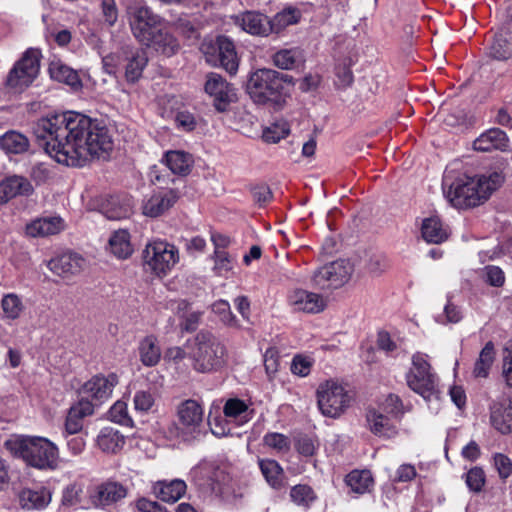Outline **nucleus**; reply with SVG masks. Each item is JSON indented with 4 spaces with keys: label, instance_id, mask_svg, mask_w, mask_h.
Listing matches in <instances>:
<instances>
[{
    "label": "nucleus",
    "instance_id": "nucleus-1",
    "mask_svg": "<svg viewBox=\"0 0 512 512\" xmlns=\"http://www.w3.org/2000/svg\"><path fill=\"white\" fill-rule=\"evenodd\" d=\"M33 133L45 152L66 166L82 167L91 158H106L113 149L106 125L74 111L39 119Z\"/></svg>",
    "mask_w": 512,
    "mask_h": 512
},
{
    "label": "nucleus",
    "instance_id": "nucleus-2",
    "mask_svg": "<svg viewBox=\"0 0 512 512\" xmlns=\"http://www.w3.org/2000/svg\"><path fill=\"white\" fill-rule=\"evenodd\" d=\"M503 182V174L497 171L475 177L446 172L442 187L446 198L455 208L466 209L485 202Z\"/></svg>",
    "mask_w": 512,
    "mask_h": 512
},
{
    "label": "nucleus",
    "instance_id": "nucleus-3",
    "mask_svg": "<svg viewBox=\"0 0 512 512\" xmlns=\"http://www.w3.org/2000/svg\"><path fill=\"white\" fill-rule=\"evenodd\" d=\"M5 447L14 457L38 470H55L58 467V447L47 438L22 436L7 440Z\"/></svg>",
    "mask_w": 512,
    "mask_h": 512
},
{
    "label": "nucleus",
    "instance_id": "nucleus-4",
    "mask_svg": "<svg viewBox=\"0 0 512 512\" xmlns=\"http://www.w3.org/2000/svg\"><path fill=\"white\" fill-rule=\"evenodd\" d=\"M292 77L273 69H257L248 78L246 91L257 104L278 103L286 94L285 88Z\"/></svg>",
    "mask_w": 512,
    "mask_h": 512
},
{
    "label": "nucleus",
    "instance_id": "nucleus-5",
    "mask_svg": "<svg viewBox=\"0 0 512 512\" xmlns=\"http://www.w3.org/2000/svg\"><path fill=\"white\" fill-rule=\"evenodd\" d=\"M193 368L200 373L220 371L227 364L228 352L225 345L211 332L200 331L195 337Z\"/></svg>",
    "mask_w": 512,
    "mask_h": 512
},
{
    "label": "nucleus",
    "instance_id": "nucleus-6",
    "mask_svg": "<svg viewBox=\"0 0 512 512\" xmlns=\"http://www.w3.org/2000/svg\"><path fill=\"white\" fill-rule=\"evenodd\" d=\"M200 51L208 65L221 67L231 75L237 73L239 59L233 41L227 36L220 35L215 39H204Z\"/></svg>",
    "mask_w": 512,
    "mask_h": 512
},
{
    "label": "nucleus",
    "instance_id": "nucleus-7",
    "mask_svg": "<svg viewBox=\"0 0 512 512\" xmlns=\"http://www.w3.org/2000/svg\"><path fill=\"white\" fill-rule=\"evenodd\" d=\"M40 58L38 49H27L10 69L5 81L6 87L14 93H21L30 87L39 75Z\"/></svg>",
    "mask_w": 512,
    "mask_h": 512
},
{
    "label": "nucleus",
    "instance_id": "nucleus-8",
    "mask_svg": "<svg viewBox=\"0 0 512 512\" xmlns=\"http://www.w3.org/2000/svg\"><path fill=\"white\" fill-rule=\"evenodd\" d=\"M145 271L157 277L166 276L179 260L177 248L165 241H153L142 253Z\"/></svg>",
    "mask_w": 512,
    "mask_h": 512
},
{
    "label": "nucleus",
    "instance_id": "nucleus-9",
    "mask_svg": "<svg viewBox=\"0 0 512 512\" xmlns=\"http://www.w3.org/2000/svg\"><path fill=\"white\" fill-rule=\"evenodd\" d=\"M431 366L426 355L417 352L412 356V367L406 374V381L410 389L429 400L435 393V375L430 371Z\"/></svg>",
    "mask_w": 512,
    "mask_h": 512
},
{
    "label": "nucleus",
    "instance_id": "nucleus-10",
    "mask_svg": "<svg viewBox=\"0 0 512 512\" xmlns=\"http://www.w3.org/2000/svg\"><path fill=\"white\" fill-rule=\"evenodd\" d=\"M317 398L321 413L331 418L340 416L350 402V397L345 389L341 385L330 381L319 386Z\"/></svg>",
    "mask_w": 512,
    "mask_h": 512
},
{
    "label": "nucleus",
    "instance_id": "nucleus-11",
    "mask_svg": "<svg viewBox=\"0 0 512 512\" xmlns=\"http://www.w3.org/2000/svg\"><path fill=\"white\" fill-rule=\"evenodd\" d=\"M128 13L131 31L140 43L151 39L150 35L162 27L163 19L145 5L131 7Z\"/></svg>",
    "mask_w": 512,
    "mask_h": 512
},
{
    "label": "nucleus",
    "instance_id": "nucleus-12",
    "mask_svg": "<svg viewBox=\"0 0 512 512\" xmlns=\"http://www.w3.org/2000/svg\"><path fill=\"white\" fill-rule=\"evenodd\" d=\"M204 91L213 99V105L218 112H225L228 106L237 100L233 85L215 72L206 75Z\"/></svg>",
    "mask_w": 512,
    "mask_h": 512
},
{
    "label": "nucleus",
    "instance_id": "nucleus-13",
    "mask_svg": "<svg viewBox=\"0 0 512 512\" xmlns=\"http://www.w3.org/2000/svg\"><path fill=\"white\" fill-rule=\"evenodd\" d=\"M352 273V267L346 260H337L326 264L313 274V282L321 289L338 288L345 284Z\"/></svg>",
    "mask_w": 512,
    "mask_h": 512
},
{
    "label": "nucleus",
    "instance_id": "nucleus-14",
    "mask_svg": "<svg viewBox=\"0 0 512 512\" xmlns=\"http://www.w3.org/2000/svg\"><path fill=\"white\" fill-rule=\"evenodd\" d=\"M49 270L64 280L79 275L87 267V260L79 253L68 251L50 259Z\"/></svg>",
    "mask_w": 512,
    "mask_h": 512
},
{
    "label": "nucleus",
    "instance_id": "nucleus-15",
    "mask_svg": "<svg viewBox=\"0 0 512 512\" xmlns=\"http://www.w3.org/2000/svg\"><path fill=\"white\" fill-rule=\"evenodd\" d=\"M117 384L118 377L114 373H110L107 376L102 374L95 375L82 385L79 389V395H86L100 405L111 396Z\"/></svg>",
    "mask_w": 512,
    "mask_h": 512
},
{
    "label": "nucleus",
    "instance_id": "nucleus-16",
    "mask_svg": "<svg viewBox=\"0 0 512 512\" xmlns=\"http://www.w3.org/2000/svg\"><path fill=\"white\" fill-rule=\"evenodd\" d=\"M234 23L253 36L267 37L271 34L270 19L257 11H245L236 15Z\"/></svg>",
    "mask_w": 512,
    "mask_h": 512
},
{
    "label": "nucleus",
    "instance_id": "nucleus-17",
    "mask_svg": "<svg viewBox=\"0 0 512 512\" xmlns=\"http://www.w3.org/2000/svg\"><path fill=\"white\" fill-rule=\"evenodd\" d=\"M203 408L193 399H188L179 404L177 416L181 429L187 433L199 431L203 422Z\"/></svg>",
    "mask_w": 512,
    "mask_h": 512
},
{
    "label": "nucleus",
    "instance_id": "nucleus-18",
    "mask_svg": "<svg viewBox=\"0 0 512 512\" xmlns=\"http://www.w3.org/2000/svg\"><path fill=\"white\" fill-rule=\"evenodd\" d=\"M288 303L295 311L312 314L322 312L326 307L321 295L303 289L292 291L288 296Z\"/></svg>",
    "mask_w": 512,
    "mask_h": 512
},
{
    "label": "nucleus",
    "instance_id": "nucleus-19",
    "mask_svg": "<svg viewBox=\"0 0 512 512\" xmlns=\"http://www.w3.org/2000/svg\"><path fill=\"white\" fill-rule=\"evenodd\" d=\"M126 495L127 488L123 484L106 481L96 487L91 500L96 507H105L122 500Z\"/></svg>",
    "mask_w": 512,
    "mask_h": 512
},
{
    "label": "nucleus",
    "instance_id": "nucleus-20",
    "mask_svg": "<svg viewBox=\"0 0 512 512\" xmlns=\"http://www.w3.org/2000/svg\"><path fill=\"white\" fill-rule=\"evenodd\" d=\"M179 198L176 189H168L152 195L143 205V214L157 217L172 207Z\"/></svg>",
    "mask_w": 512,
    "mask_h": 512
},
{
    "label": "nucleus",
    "instance_id": "nucleus-21",
    "mask_svg": "<svg viewBox=\"0 0 512 512\" xmlns=\"http://www.w3.org/2000/svg\"><path fill=\"white\" fill-rule=\"evenodd\" d=\"M32 192L33 187L27 178L18 175L6 177L0 182V204H5L19 195H30Z\"/></svg>",
    "mask_w": 512,
    "mask_h": 512
},
{
    "label": "nucleus",
    "instance_id": "nucleus-22",
    "mask_svg": "<svg viewBox=\"0 0 512 512\" xmlns=\"http://www.w3.org/2000/svg\"><path fill=\"white\" fill-rule=\"evenodd\" d=\"M132 212L131 200L127 197L111 196L94 215L102 214L107 220L120 221L129 217Z\"/></svg>",
    "mask_w": 512,
    "mask_h": 512
},
{
    "label": "nucleus",
    "instance_id": "nucleus-23",
    "mask_svg": "<svg viewBox=\"0 0 512 512\" xmlns=\"http://www.w3.org/2000/svg\"><path fill=\"white\" fill-rule=\"evenodd\" d=\"M508 143L509 139L504 131L499 128H491L474 141L473 148L480 152L504 151L508 148Z\"/></svg>",
    "mask_w": 512,
    "mask_h": 512
},
{
    "label": "nucleus",
    "instance_id": "nucleus-24",
    "mask_svg": "<svg viewBox=\"0 0 512 512\" xmlns=\"http://www.w3.org/2000/svg\"><path fill=\"white\" fill-rule=\"evenodd\" d=\"M0 148L8 156L23 155L30 151L31 143L25 134L8 130L0 136Z\"/></svg>",
    "mask_w": 512,
    "mask_h": 512
},
{
    "label": "nucleus",
    "instance_id": "nucleus-25",
    "mask_svg": "<svg viewBox=\"0 0 512 512\" xmlns=\"http://www.w3.org/2000/svg\"><path fill=\"white\" fill-rule=\"evenodd\" d=\"M151 39L142 44L166 56L174 55L179 49L177 39L166 29L160 28L150 35Z\"/></svg>",
    "mask_w": 512,
    "mask_h": 512
},
{
    "label": "nucleus",
    "instance_id": "nucleus-26",
    "mask_svg": "<svg viewBox=\"0 0 512 512\" xmlns=\"http://www.w3.org/2000/svg\"><path fill=\"white\" fill-rule=\"evenodd\" d=\"M186 489V483L180 479L158 481L152 488L153 494L158 499L171 503L179 500L185 494Z\"/></svg>",
    "mask_w": 512,
    "mask_h": 512
},
{
    "label": "nucleus",
    "instance_id": "nucleus-27",
    "mask_svg": "<svg viewBox=\"0 0 512 512\" xmlns=\"http://www.w3.org/2000/svg\"><path fill=\"white\" fill-rule=\"evenodd\" d=\"M20 506L25 510L43 509L51 501V493L45 487L24 488L18 494Z\"/></svg>",
    "mask_w": 512,
    "mask_h": 512
},
{
    "label": "nucleus",
    "instance_id": "nucleus-28",
    "mask_svg": "<svg viewBox=\"0 0 512 512\" xmlns=\"http://www.w3.org/2000/svg\"><path fill=\"white\" fill-rule=\"evenodd\" d=\"M490 55L497 60L512 58V27L502 26L490 45Z\"/></svg>",
    "mask_w": 512,
    "mask_h": 512
},
{
    "label": "nucleus",
    "instance_id": "nucleus-29",
    "mask_svg": "<svg viewBox=\"0 0 512 512\" xmlns=\"http://www.w3.org/2000/svg\"><path fill=\"white\" fill-rule=\"evenodd\" d=\"M164 161L173 174L181 176L188 175L194 163L191 154L180 150L166 152Z\"/></svg>",
    "mask_w": 512,
    "mask_h": 512
},
{
    "label": "nucleus",
    "instance_id": "nucleus-30",
    "mask_svg": "<svg viewBox=\"0 0 512 512\" xmlns=\"http://www.w3.org/2000/svg\"><path fill=\"white\" fill-rule=\"evenodd\" d=\"M140 361L144 366L153 367L161 359V349L154 335L144 337L138 345Z\"/></svg>",
    "mask_w": 512,
    "mask_h": 512
},
{
    "label": "nucleus",
    "instance_id": "nucleus-31",
    "mask_svg": "<svg viewBox=\"0 0 512 512\" xmlns=\"http://www.w3.org/2000/svg\"><path fill=\"white\" fill-rule=\"evenodd\" d=\"M125 444V437L112 427H104L97 436V445L105 453H117Z\"/></svg>",
    "mask_w": 512,
    "mask_h": 512
},
{
    "label": "nucleus",
    "instance_id": "nucleus-32",
    "mask_svg": "<svg viewBox=\"0 0 512 512\" xmlns=\"http://www.w3.org/2000/svg\"><path fill=\"white\" fill-rule=\"evenodd\" d=\"M360 264L374 276H380L390 267L386 255L372 249L363 251V255L360 256Z\"/></svg>",
    "mask_w": 512,
    "mask_h": 512
},
{
    "label": "nucleus",
    "instance_id": "nucleus-33",
    "mask_svg": "<svg viewBox=\"0 0 512 512\" xmlns=\"http://www.w3.org/2000/svg\"><path fill=\"white\" fill-rule=\"evenodd\" d=\"M49 73L52 79L65 83L73 89L82 87V83L77 71L68 67L60 61H53L49 65Z\"/></svg>",
    "mask_w": 512,
    "mask_h": 512
},
{
    "label": "nucleus",
    "instance_id": "nucleus-34",
    "mask_svg": "<svg viewBox=\"0 0 512 512\" xmlns=\"http://www.w3.org/2000/svg\"><path fill=\"white\" fill-rule=\"evenodd\" d=\"M111 253L118 259H127L133 253L130 234L127 229H118L109 239Z\"/></svg>",
    "mask_w": 512,
    "mask_h": 512
},
{
    "label": "nucleus",
    "instance_id": "nucleus-35",
    "mask_svg": "<svg viewBox=\"0 0 512 512\" xmlns=\"http://www.w3.org/2000/svg\"><path fill=\"white\" fill-rule=\"evenodd\" d=\"M304 61L303 51L300 48L281 49L272 56L273 64L283 70H291Z\"/></svg>",
    "mask_w": 512,
    "mask_h": 512
},
{
    "label": "nucleus",
    "instance_id": "nucleus-36",
    "mask_svg": "<svg viewBox=\"0 0 512 512\" xmlns=\"http://www.w3.org/2000/svg\"><path fill=\"white\" fill-rule=\"evenodd\" d=\"M2 320L12 322L20 318L25 310L22 298L15 293L5 294L1 300Z\"/></svg>",
    "mask_w": 512,
    "mask_h": 512
},
{
    "label": "nucleus",
    "instance_id": "nucleus-37",
    "mask_svg": "<svg viewBox=\"0 0 512 512\" xmlns=\"http://www.w3.org/2000/svg\"><path fill=\"white\" fill-rule=\"evenodd\" d=\"M345 482L351 491L357 494H364L370 491L374 484L369 470H353L346 476Z\"/></svg>",
    "mask_w": 512,
    "mask_h": 512
},
{
    "label": "nucleus",
    "instance_id": "nucleus-38",
    "mask_svg": "<svg viewBox=\"0 0 512 512\" xmlns=\"http://www.w3.org/2000/svg\"><path fill=\"white\" fill-rule=\"evenodd\" d=\"M366 419L369 424L370 431L378 436H390L394 433L393 426L387 415L375 409H368Z\"/></svg>",
    "mask_w": 512,
    "mask_h": 512
},
{
    "label": "nucleus",
    "instance_id": "nucleus-39",
    "mask_svg": "<svg viewBox=\"0 0 512 512\" xmlns=\"http://www.w3.org/2000/svg\"><path fill=\"white\" fill-rule=\"evenodd\" d=\"M495 359V349L492 341H488L480 351L473 368V376L476 378H486Z\"/></svg>",
    "mask_w": 512,
    "mask_h": 512
},
{
    "label": "nucleus",
    "instance_id": "nucleus-40",
    "mask_svg": "<svg viewBox=\"0 0 512 512\" xmlns=\"http://www.w3.org/2000/svg\"><path fill=\"white\" fill-rule=\"evenodd\" d=\"M148 57L146 52L142 49H138L131 58L128 59L126 65L125 77L129 82H136L142 75V72L147 65Z\"/></svg>",
    "mask_w": 512,
    "mask_h": 512
},
{
    "label": "nucleus",
    "instance_id": "nucleus-41",
    "mask_svg": "<svg viewBox=\"0 0 512 512\" xmlns=\"http://www.w3.org/2000/svg\"><path fill=\"white\" fill-rule=\"evenodd\" d=\"M299 20V11L296 8H284L270 19L271 33H279L289 25L296 24Z\"/></svg>",
    "mask_w": 512,
    "mask_h": 512
},
{
    "label": "nucleus",
    "instance_id": "nucleus-42",
    "mask_svg": "<svg viewBox=\"0 0 512 512\" xmlns=\"http://www.w3.org/2000/svg\"><path fill=\"white\" fill-rule=\"evenodd\" d=\"M260 470L268 484L278 489L282 486L283 470L275 460L264 459L259 461Z\"/></svg>",
    "mask_w": 512,
    "mask_h": 512
},
{
    "label": "nucleus",
    "instance_id": "nucleus-43",
    "mask_svg": "<svg viewBox=\"0 0 512 512\" xmlns=\"http://www.w3.org/2000/svg\"><path fill=\"white\" fill-rule=\"evenodd\" d=\"M248 410V405L239 398L228 399L223 407V413L227 418H239L244 422H247L250 419Z\"/></svg>",
    "mask_w": 512,
    "mask_h": 512
},
{
    "label": "nucleus",
    "instance_id": "nucleus-44",
    "mask_svg": "<svg viewBox=\"0 0 512 512\" xmlns=\"http://www.w3.org/2000/svg\"><path fill=\"white\" fill-rule=\"evenodd\" d=\"M213 312L219 316L220 321L234 329H242V325L239 323V320L236 316L231 312L230 305L225 300H219L215 302L212 306Z\"/></svg>",
    "mask_w": 512,
    "mask_h": 512
},
{
    "label": "nucleus",
    "instance_id": "nucleus-45",
    "mask_svg": "<svg viewBox=\"0 0 512 512\" xmlns=\"http://www.w3.org/2000/svg\"><path fill=\"white\" fill-rule=\"evenodd\" d=\"M291 500L298 506L309 508L316 500V494L308 485H296L290 491Z\"/></svg>",
    "mask_w": 512,
    "mask_h": 512
},
{
    "label": "nucleus",
    "instance_id": "nucleus-46",
    "mask_svg": "<svg viewBox=\"0 0 512 512\" xmlns=\"http://www.w3.org/2000/svg\"><path fill=\"white\" fill-rule=\"evenodd\" d=\"M491 422L502 434L512 433V407L509 406L502 412H494L491 415Z\"/></svg>",
    "mask_w": 512,
    "mask_h": 512
},
{
    "label": "nucleus",
    "instance_id": "nucleus-47",
    "mask_svg": "<svg viewBox=\"0 0 512 512\" xmlns=\"http://www.w3.org/2000/svg\"><path fill=\"white\" fill-rule=\"evenodd\" d=\"M61 231L62 226H23L22 233L29 239H44Z\"/></svg>",
    "mask_w": 512,
    "mask_h": 512
},
{
    "label": "nucleus",
    "instance_id": "nucleus-48",
    "mask_svg": "<svg viewBox=\"0 0 512 512\" xmlns=\"http://www.w3.org/2000/svg\"><path fill=\"white\" fill-rule=\"evenodd\" d=\"M381 410L394 418H400L404 414V405L401 398L396 394H389L380 404Z\"/></svg>",
    "mask_w": 512,
    "mask_h": 512
},
{
    "label": "nucleus",
    "instance_id": "nucleus-49",
    "mask_svg": "<svg viewBox=\"0 0 512 512\" xmlns=\"http://www.w3.org/2000/svg\"><path fill=\"white\" fill-rule=\"evenodd\" d=\"M421 234L427 243L440 244L450 233L443 226H421Z\"/></svg>",
    "mask_w": 512,
    "mask_h": 512
},
{
    "label": "nucleus",
    "instance_id": "nucleus-50",
    "mask_svg": "<svg viewBox=\"0 0 512 512\" xmlns=\"http://www.w3.org/2000/svg\"><path fill=\"white\" fill-rule=\"evenodd\" d=\"M109 417L111 421L124 425L132 426V418L128 415L127 404L124 401H117L109 410Z\"/></svg>",
    "mask_w": 512,
    "mask_h": 512
},
{
    "label": "nucleus",
    "instance_id": "nucleus-51",
    "mask_svg": "<svg viewBox=\"0 0 512 512\" xmlns=\"http://www.w3.org/2000/svg\"><path fill=\"white\" fill-rule=\"evenodd\" d=\"M290 132L289 125L287 122L276 123L263 132V138L266 142L277 143L281 139L285 138Z\"/></svg>",
    "mask_w": 512,
    "mask_h": 512
},
{
    "label": "nucleus",
    "instance_id": "nucleus-52",
    "mask_svg": "<svg viewBox=\"0 0 512 512\" xmlns=\"http://www.w3.org/2000/svg\"><path fill=\"white\" fill-rule=\"evenodd\" d=\"M201 473L205 474V476L210 481L209 485L213 491L217 490L216 485H219L222 482H225L227 477L224 470L220 467L215 466L213 464H205L200 468Z\"/></svg>",
    "mask_w": 512,
    "mask_h": 512
},
{
    "label": "nucleus",
    "instance_id": "nucleus-53",
    "mask_svg": "<svg viewBox=\"0 0 512 512\" xmlns=\"http://www.w3.org/2000/svg\"><path fill=\"white\" fill-rule=\"evenodd\" d=\"M264 444L279 451L286 452L290 449V440L281 433H268L263 438Z\"/></svg>",
    "mask_w": 512,
    "mask_h": 512
},
{
    "label": "nucleus",
    "instance_id": "nucleus-54",
    "mask_svg": "<svg viewBox=\"0 0 512 512\" xmlns=\"http://www.w3.org/2000/svg\"><path fill=\"white\" fill-rule=\"evenodd\" d=\"M99 406L98 403L94 402L86 395H79L77 403L72 405L70 409L73 413H76L80 417H87L94 414L95 407Z\"/></svg>",
    "mask_w": 512,
    "mask_h": 512
},
{
    "label": "nucleus",
    "instance_id": "nucleus-55",
    "mask_svg": "<svg viewBox=\"0 0 512 512\" xmlns=\"http://www.w3.org/2000/svg\"><path fill=\"white\" fill-rule=\"evenodd\" d=\"M466 484L473 492H480L485 484V473L482 468L474 467L466 474Z\"/></svg>",
    "mask_w": 512,
    "mask_h": 512
},
{
    "label": "nucleus",
    "instance_id": "nucleus-56",
    "mask_svg": "<svg viewBox=\"0 0 512 512\" xmlns=\"http://www.w3.org/2000/svg\"><path fill=\"white\" fill-rule=\"evenodd\" d=\"M214 271L218 275H224L232 270V262L229 254L224 250L214 251Z\"/></svg>",
    "mask_w": 512,
    "mask_h": 512
},
{
    "label": "nucleus",
    "instance_id": "nucleus-57",
    "mask_svg": "<svg viewBox=\"0 0 512 512\" xmlns=\"http://www.w3.org/2000/svg\"><path fill=\"white\" fill-rule=\"evenodd\" d=\"M101 12L103 21L108 26H114L118 19V8L115 0H101Z\"/></svg>",
    "mask_w": 512,
    "mask_h": 512
},
{
    "label": "nucleus",
    "instance_id": "nucleus-58",
    "mask_svg": "<svg viewBox=\"0 0 512 512\" xmlns=\"http://www.w3.org/2000/svg\"><path fill=\"white\" fill-rule=\"evenodd\" d=\"M252 200L259 207H263L271 202L273 195L267 185H256L251 189Z\"/></svg>",
    "mask_w": 512,
    "mask_h": 512
},
{
    "label": "nucleus",
    "instance_id": "nucleus-59",
    "mask_svg": "<svg viewBox=\"0 0 512 512\" xmlns=\"http://www.w3.org/2000/svg\"><path fill=\"white\" fill-rule=\"evenodd\" d=\"M154 397L148 391H138L134 395L135 410L140 412H148L154 405Z\"/></svg>",
    "mask_w": 512,
    "mask_h": 512
},
{
    "label": "nucleus",
    "instance_id": "nucleus-60",
    "mask_svg": "<svg viewBox=\"0 0 512 512\" xmlns=\"http://www.w3.org/2000/svg\"><path fill=\"white\" fill-rule=\"evenodd\" d=\"M494 465L501 479H507L512 473V461L504 454L498 453L494 456Z\"/></svg>",
    "mask_w": 512,
    "mask_h": 512
},
{
    "label": "nucleus",
    "instance_id": "nucleus-61",
    "mask_svg": "<svg viewBox=\"0 0 512 512\" xmlns=\"http://www.w3.org/2000/svg\"><path fill=\"white\" fill-rule=\"evenodd\" d=\"M264 366L268 375H273L278 371L279 352L276 348L270 347L264 354Z\"/></svg>",
    "mask_w": 512,
    "mask_h": 512
},
{
    "label": "nucleus",
    "instance_id": "nucleus-62",
    "mask_svg": "<svg viewBox=\"0 0 512 512\" xmlns=\"http://www.w3.org/2000/svg\"><path fill=\"white\" fill-rule=\"evenodd\" d=\"M150 181L159 188L165 189L170 183H174L175 179L168 173H162L157 166H153L149 172Z\"/></svg>",
    "mask_w": 512,
    "mask_h": 512
},
{
    "label": "nucleus",
    "instance_id": "nucleus-63",
    "mask_svg": "<svg viewBox=\"0 0 512 512\" xmlns=\"http://www.w3.org/2000/svg\"><path fill=\"white\" fill-rule=\"evenodd\" d=\"M296 450L305 457H310L314 455L316 450V445L314 440L307 436L301 435L297 438L295 443Z\"/></svg>",
    "mask_w": 512,
    "mask_h": 512
},
{
    "label": "nucleus",
    "instance_id": "nucleus-64",
    "mask_svg": "<svg viewBox=\"0 0 512 512\" xmlns=\"http://www.w3.org/2000/svg\"><path fill=\"white\" fill-rule=\"evenodd\" d=\"M83 419V417H80L76 413H73L71 409H69L65 420V432L68 435H75L81 432L83 428Z\"/></svg>",
    "mask_w": 512,
    "mask_h": 512
}]
</instances>
